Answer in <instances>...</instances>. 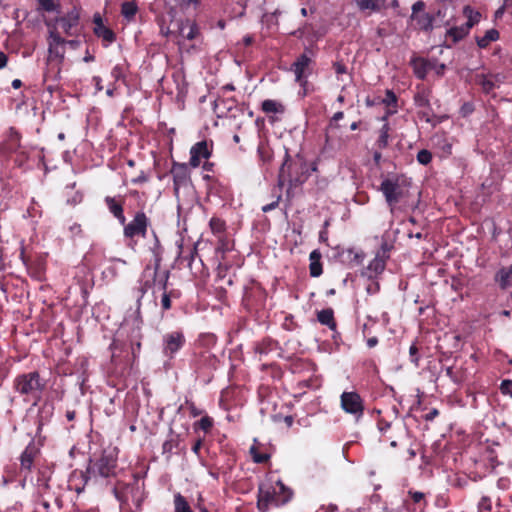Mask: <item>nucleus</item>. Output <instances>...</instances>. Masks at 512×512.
Instances as JSON below:
<instances>
[{
  "instance_id": "1",
  "label": "nucleus",
  "mask_w": 512,
  "mask_h": 512,
  "mask_svg": "<svg viewBox=\"0 0 512 512\" xmlns=\"http://www.w3.org/2000/svg\"><path fill=\"white\" fill-rule=\"evenodd\" d=\"M118 466V455L116 448L104 449L100 456L90 459L85 471L75 470L72 477L79 475L82 486L76 487L75 491L81 493L88 481L93 477L110 478L116 476V469Z\"/></svg>"
},
{
  "instance_id": "2",
  "label": "nucleus",
  "mask_w": 512,
  "mask_h": 512,
  "mask_svg": "<svg viewBox=\"0 0 512 512\" xmlns=\"http://www.w3.org/2000/svg\"><path fill=\"white\" fill-rule=\"evenodd\" d=\"M308 167L306 162L299 155L296 158H291L288 152L285 153V159L279 169L278 186L282 188L285 183H288L287 197H290L292 188L302 185L307 176Z\"/></svg>"
},
{
  "instance_id": "3",
  "label": "nucleus",
  "mask_w": 512,
  "mask_h": 512,
  "mask_svg": "<svg viewBox=\"0 0 512 512\" xmlns=\"http://www.w3.org/2000/svg\"><path fill=\"white\" fill-rule=\"evenodd\" d=\"M153 241L148 246V250L151 252L154 260L153 266L147 265L144 269L142 276L139 280V286L135 288L137 293V312L140 310L141 300L146 294V292L155 285L157 279V270L160 269L162 255H163V247L160 243V240L157 234L153 231Z\"/></svg>"
},
{
  "instance_id": "4",
  "label": "nucleus",
  "mask_w": 512,
  "mask_h": 512,
  "mask_svg": "<svg viewBox=\"0 0 512 512\" xmlns=\"http://www.w3.org/2000/svg\"><path fill=\"white\" fill-rule=\"evenodd\" d=\"M13 389L25 399H33L36 404L46 389V380L38 371L18 374L13 380Z\"/></svg>"
},
{
  "instance_id": "5",
  "label": "nucleus",
  "mask_w": 512,
  "mask_h": 512,
  "mask_svg": "<svg viewBox=\"0 0 512 512\" xmlns=\"http://www.w3.org/2000/svg\"><path fill=\"white\" fill-rule=\"evenodd\" d=\"M266 300V291L259 283L253 280L245 286L242 305L255 318L261 319L265 316Z\"/></svg>"
},
{
  "instance_id": "6",
  "label": "nucleus",
  "mask_w": 512,
  "mask_h": 512,
  "mask_svg": "<svg viewBox=\"0 0 512 512\" xmlns=\"http://www.w3.org/2000/svg\"><path fill=\"white\" fill-rule=\"evenodd\" d=\"M278 485L280 487V493L283 494V497L278 496L273 487H265L263 485L259 486L257 495V508L260 512H267L270 505L279 507L287 504L291 500L293 492L282 482H278Z\"/></svg>"
},
{
  "instance_id": "7",
  "label": "nucleus",
  "mask_w": 512,
  "mask_h": 512,
  "mask_svg": "<svg viewBox=\"0 0 512 512\" xmlns=\"http://www.w3.org/2000/svg\"><path fill=\"white\" fill-rule=\"evenodd\" d=\"M150 226V220L144 211H137L133 219L124 223L123 235L129 240V246L134 247L136 239L146 238L148 233V227Z\"/></svg>"
},
{
  "instance_id": "8",
  "label": "nucleus",
  "mask_w": 512,
  "mask_h": 512,
  "mask_svg": "<svg viewBox=\"0 0 512 512\" xmlns=\"http://www.w3.org/2000/svg\"><path fill=\"white\" fill-rule=\"evenodd\" d=\"M46 25L48 27H52L49 30L48 56L46 63H57L63 65L66 53V39L61 37L60 33L57 31V28L52 26L51 23L47 22Z\"/></svg>"
},
{
  "instance_id": "9",
  "label": "nucleus",
  "mask_w": 512,
  "mask_h": 512,
  "mask_svg": "<svg viewBox=\"0 0 512 512\" xmlns=\"http://www.w3.org/2000/svg\"><path fill=\"white\" fill-rule=\"evenodd\" d=\"M340 407L346 414L352 415L356 421L364 416V400L356 391H344L340 395Z\"/></svg>"
},
{
  "instance_id": "10",
  "label": "nucleus",
  "mask_w": 512,
  "mask_h": 512,
  "mask_svg": "<svg viewBox=\"0 0 512 512\" xmlns=\"http://www.w3.org/2000/svg\"><path fill=\"white\" fill-rule=\"evenodd\" d=\"M379 191L384 195L385 201L391 211L394 210L396 204L403 197V190L399 184L398 177L385 178L379 187Z\"/></svg>"
},
{
  "instance_id": "11",
  "label": "nucleus",
  "mask_w": 512,
  "mask_h": 512,
  "mask_svg": "<svg viewBox=\"0 0 512 512\" xmlns=\"http://www.w3.org/2000/svg\"><path fill=\"white\" fill-rule=\"evenodd\" d=\"M218 366V358L209 349H204L196 354L194 370L198 375H210Z\"/></svg>"
},
{
  "instance_id": "12",
  "label": "nucleus",
  "mask_w": 512,
  "mask_h": 512,
  "mask_svg": "<svg viewBox=\"0 0 512 512\" xmlns=\"http://www.w3.org/2000/svg\"><path fill=\"white\" fill-rule=\"evenodd\" d=\"M170 174L173 178V190L176 198H179V191L188 188L191 184L190 172L187 164L174 162Z\"/></svg>"
},
{
  "instance_id": "13",
  "label": "nucleus",
  "mask_w": 512,
  "mask_h": 512,
  "mask_svg": "<svg viewBox=\"0 0 512 512\" xmlns=\"http://www.w3.org/2000/svg\"><path fill=\"white\" fill-rule=\"evenodd\" d=\"M185 343L186 339L182 331L169 332L163 336V354L172 359Z\"/></svg>"
},
{
  "instance_id": "14",
  "label": "nucleus",
  "mask_w": 512,
  "mask_h": 512,
  "mask_svg": "<svg viewBox=\"0 0 512 512\" xmlns=\"http://www.w3.org/2000/svg\"><path fill=\"white\" fill-rule=\"evenodd\" d=\"M389 251L390 248L388 247L387 243H384L381 246V251L377 252L374 259L370 261L366 271L364 272V274L367 275L369 279L377 277L385 270L386 260L389 258Z\"/></svg>"
},
{
  "instance_id": "15",
  "label": "nucleus",
  "mask_w": 512,
  "mask_h": 512,
  "mask_svg": "<svg viewBox=\"0 0 512 512\" xmlns=\"http://www.w3.org/2000/svg\"><path fill=\"white\" fill-rule=\"evenodd\" d=\"M79 20V13L76 10H72L64 16L57 17L55 23L63 30L65 35L77 36Z\"/></svg>"
},
{
  "instance_id": "16",
  "label": "nucleus",
  "mask_w": 512,
  "mask_h": 512,
  "mask_svg": "<svg viewBox=\"0 0 512 512\" xmlns=\"http://www.w3.org/2000/svg\"><path fill=\"white\" fill-rule=\"evenodd\" d=\"M62 65L57 63H46V70L43 75V82L50 94L58 89L61 79Z\"/></svg>"
},
{
  "instance_id": "17",
  "label": "nucleus",
  "mask_w": 512,
  "mask_h": 512,
  "mask_svg": "<svg viewBox=\"0 0 512 512\" xmlns=\"http://www.w3.org/2000/svg\"><path fill=\"white\" fill-rule=\"evenodd\" d=\"M212 154V146L209 147L207 141H199L190 149L189 164L192 167H198L203 159H208Z\"/></svg>"
},
{
  "instance_id": "18",
  "label": "nucleus",
  "mask_w": 512,
  "mask_h": 512,
  "mask_svg": "<svg viewBox=\"0 0 512 512\" xmlns=\"http://www.w3.org/2000/svg\"><path fill=\"white\" fill-rule=\"evenodd\" d=\"M104 202L109 212L119 221L121 225H124L126 217L124 215V202L123 196L112 197L106 196Z\"/></svg>"
},
{
  "instance_id": "19",
  "label": "nucleus",
  "mask_w": 512,
  "mask_h": 512,
  "mask_svg": "<svg viewBox=\"0 0 512 512\" xmlns=\"http://www.w3.org/2000/svg\"><path fill=\"white\" fill-rule=\"evenodd\" d=\"M135 477V483L134 484H128L124 483L122 481H117L114 488H113V494L115 498L120 502L121 505H126L129 502V494H133L135 491L138 490L137 487V477Z\"/></svg>"
},
{
  "instance_id": "20",
  "label": "nucleus",
  "mask_w": 512,
  "mask_h": 512,
  "mask_svg": "<svg viewBox=\"0 0 512 512\" xmlns=\"http://www.w3.org/2000/svg\"><path fill=\"white\" fill-rule=\"evenodd\" d=\"M344 118V113L338 111L330 118L329 123L325 129V147L327 149H334L336 146V139L333 136V131L340 128L339 121Z\"/></svg>"
},
{
  "instance_id": "21",
  "label": "nucleus",
  "mask_w": 512,
  "mask_h": 512,
  "mask_svg": "<svg viewBox=\"0 0 512 512\" xmlns=\"http://www.w3.org/2000/svg\"><path fill=\"white\" fill-rule=\"evenodd\" d=\"M21 258L27 268L28 274L36 280H42L45 273L44 261L41 258H26L24 252L21 253Z\"/></svg>"
},
{
  "instance_id": "22",
  "label": "nucleus",
  "mask_w": 512,
  "mask_h": 512,
  "mask_svg": "<svg viewBox=\"0 0 512 512\" xmlns=\"http://www.w3.org/2000/svg\"><path fill=\"white\" fill-rule=\"evenodd\" d=\"M409 64L415 76L420 80H424L429 70L433 68V64L428 59L416 55L411 58Z\"/></svg>"
},
{
  "instance_id": "23",
  "label": "nucleus",
  "mask_w": 512,
  "mask_h": 512,
  "mask_svg": "<svg viewBox=\"0 0 512 512\" xmlns=\"http://www.w3.org/2000/svg\"><path fill=\"white\" fill-rule=\"evenodd\" d=\"M311 59L305 53L301 54L292 64V71L295 74L296 81L301 85L307 83L305 71L310 65Z\"/></svg>"
},
{
  "instance_id": "24",
  "label": "nucleus",
  "mask_w": 512,
  "mask_h": 512,
  "mask_svg": "<svg viewBox=\"0 0 512 512\" xmlns=\"http://www.w3.org/2000/svg\"><path fill=\"white\" fill-rule=\"evenodd\" d=\"M317 320L320 324L327 326L331 331H333V339H336V336L340 335V333L337 331V323L332 308H326L318 311Z\"/></svg>"
},
{
  "instance_id": "25",
  "label": "nucleus",
  "mask_w": 512,
  "mask_h": 512,
  "mask_svg": "<svg viewBox=\"0 0 512 512\" xmlns=\"http://www.w3.org/2000/svg\"><path fill=\"white\" fill-rule=\"evenodd\" d=\"M361 12L379 13L387 8V0H354Z\"/></svg>"
},
{
  "instance_id": "26",
  "label": "nucleus",
  "mask_w": 512,
  "mask_h": 512,
  "mask_svg": "<svg viewBox=\"0 0 512 512\" xmlns=\"http://www.w3.org/2000/svg\"><path fill=\"white\" fill-rule=\"evenodd\" d=\"M133 363L134 361L127 359L125 362H120L118 359L113 355L112 356V373L120 378V379H126L128 376H130L132 370H133Z\"/></svg>"
},
{
  "instance_id": "27",
  "label": "nucleus",
  "mask_w": 512,
  "mask_h": 512,
  "mask_svg": "<svg viewBox=\"0 0 512 512\" xmlns=\"http://www.w3.org/2000/svg\"><path fill=\"white\" fill-rule=\"evenodd\" d=\"M494 280L502 290L512 288V264L501 267L495 273Z\"/></svg>"
},
{
  "instance_id": "28",
  "label": "nucleus",
  "mask_w": 512,
  "mask_h": 512,
  "mask_svg": "<svg viewBox=\"0 0 512 512\" xmlns=\"http://www.w3.org/2000/svg\"><path fill=\"white\" fill-rule=\"evenodd\" d=\"M431 93H432L431 89L425 87L424 85H417V91L413 97L415 105L417 107L431 109V105H430Z\"/></svg>"
},
{
  "instance_id": "29",
  "label": "nucleus",
  "mask_w": 512,
  "mask_h": 512,
  "mask_svg": "<svg viewBox=\"0 0 512 512\" xmlns=\"http://www.w3.org/2000/svg\"><path fill=\"white\" fill-rule=\"evenodd\" d=\"M343 261L351 268L360 266L365 258L361 250L347 249L342 253Z\"/></svg>"
},
{
  "instance_id": "30",
  "label": "nucleus",
  "mask_w": 512,
  "mask_h": 512,
  "mask_svg": "<svg viewBox=\"0 0 512 512\" xmlns=\"http://www.w3.org/2000/svg\"><path fill=\"white\" fill-rule=\"evenodd\" d=\"M321 252L318 249L313 250L309 255V273L311 277H319L323 273L321 262Z\"/></svg>"
},
{
  "instance_id": "31",
  "label": "nucleus",
  "mask_w": 512,
  "mask_h": 512,
  "mask_svg": "<svg viewBox=\"0 0 512 512\" xmlns=\"http://www.w3.org/2000/svg\"><path fill=\"white\" fill-rule=\"evenodd\" d=\"M279 347L278 342L273 340L272 338H264L261 341L257 342L254 350L260 356L268 355L269 353L277 350Z\"/></svg>"
},
{
  "instance_id": "32",
  "label": "nucleus",
  "mask_w": 512,
  "mask_h": 512,
  "mask_svg": "<svg viewBox=\"0 0 512 512\" xmlns=\"http://www.w3.org/2000/svg\"><path fill=\"white\" fill-rule=\"evenodd\" d=\"M462 13L467 18V21L464 25L469 30H471L475 25H477L480 22L481 17H482L481 13L479 11H476L470 5L464 6Z\"/></svg>"
},
{
  "instance_id": "33",
  "label": "nucleus",
  "mask_w": 512,
  "mask_h": 512,
  "mask_svg": "<svg viewBox=\"0 0 512 512\" xmlns=\"http://www.w3.org/2000/svg\"><path fill=\"white\" fill-rule=\"evenodd\" d=\"M180 34L188 40H194L200 34L199 27L196 22L186 20L180 27Z\"/></svg>"
},
{
  "instance_id": "34",
  "label": "nucleus",
  "mask_w": 512,
  "mask_h": 512,
  "mask_svg": "<svg viewBox=\"0 0 512 512\" xmlns=\"http://www.w3.org/2000/svg\"><path fill=\"white\" fill-rule=\"evenodd\" d=\"M93 33L103 41L105 47L109 46L116 40L115 32L106 25L100 28H93Z\"/></svg>"
},
{
  "instance_id": "35",
  "label": "nucleus",
  "mask_w": 512,
  "mask_h": 512,
  "mask_svg": "<svg viewBox=\"0 0 512 512\" xmlns=\"http://www.w3.org/2000/svg\"><path fill=\"white\" fill-rule=\"evenodd\" d=\"M469 32L470 30L466 28L464 24L461 26H453L446 31V38H450L452 43L456 44L466 38Z\"/></svg>"
},
{
  "instance_id": "36",
  "label": "nucleus",
  "mask_w": 512,
  "mask_h": 512,
  "mask_svg": "<svg viewBox=\"0 0 512 512\" xmlns=\"http://www.w3.org/2000/svg\"><path fill=\"white\" fill-rule=\"evenodd\" d=\"M500 37L499 31L497 29H489L485 32L484 36L476 37V43L479 48L485 49L492 42L497 41Z\"/></svg>"
},
{
  "instance_id": "37",
  "label": "nucleus",
  "mask_w": 512,
  "mask_h": 512,
  "mask_svg": "<svg viewBox=\"0 0 512 512\" xmlns=\"http://www.w3.org/2000/svg\"><path fill=\"white\" fill-rule=\"evenodd\" d=\"M261 109L266 114H283L285 112L284 105L272 99L264 100L261 104Z\"/></svg>"
},
{
  "instance_id": "38",
  "label": "nucleus",
  "mask_w": 512,
  "mask_h": 512,
  "mask_svg": "<svg viewBox=\"0 0 512 512\" xmlns=\"http://www.w3.org/2000/svg\"><path fill=\"white\" fill-rule=\"evenodd\" d=\"M414 20L417 21V24L420 30L424 32H431L434 28L435 16L430 13H423L420 16H417Z\"/></svg>"
},
{
  "instance_id": "39",
  "label": "nucleus",
  "mask_w": 512,
  "mask_h": 512,
  "mask_svg": "<svg viewBox=\"0 0 512 512\" xmlns=\"http://www.w3.org/2000/svg\"><path fill=\"white\" fill-rule=\"evenodd\" d=\"M180 293L174 289L164 291L161 295L160 306L162 314L172 308V298H178Z\"/></svg>"
},
{
  "instance_id": "40",
  "label": "nucleus",
  "mask_w": 512,
  "mask_h": 512,
  "mask_svg": "<svg viewBox=\"0 0 512 512\" xmlns=\"http://www.w3.org/2000/svg\"><path fill=\"white\" fill-rule=\"evenodd\" d=\"M389 131H390V126L388 123H385L379 130V136L375 142V146L378 150H384L385 148L388 147Z\"/></svg>"
},
{
  "instance_id": "41",
  "label": "nucleus",
  "mask_w": 512,
  "mask_h": 512,
  "mask_svg": "<svg viewBox=\"0 0 512 512\" xmlns=\"http://www.w3.org/2000/svg\"><path fill=\"white\" fill-rule=\"evenodd\" d=\"M209 227L217 237L225 235L226 222L219 217H212L209 221Z\"/></svg>"
},
{
  "instance_id": "42",
  "label": "nucleus",
  "mask_w": 512,
  "mask_h": 512,
  "mask_svg": "<svg viewBox=\"0 0 512 512\" xmlns=\"http://www.w3.org/2000/svg\"><path fill=\"white\" fill-rule=\"evenodd\" d=\"M174 512H193L186 498L180 493L174 495Z\"/></svg>"
},
{
  "instance_id": "43",
  "label": "nucleus",
  "mask_w": 512,
  "mask_h": 512,
  "mask_svg": "<svg viewBox=\"0 0 512 512\" xmlns=\"http://www.w3.org/2000/svg\"><path fill=\"white\" fill-rule=\"evenodd\" d=\"M214 425V420L208 415H204L200 420L194 422L193 429L195 431L202 430L205 433L211 431Z\"/></svg>"
},
{
  "instance_id": "44",
  "label": "nucleus",
  "mask_w": 512,
  "mask_h": 512,
  "mask_svg": "<svg viewBox=\"0 0 512 512\" xmlns=\"http://www.w3.org/2000/svg\"><path fill=\"white\" fill-rule=\"evenodd\" d=\"M383 103L389 109V114H393L397 111V103L398 97L397 95L390 89L385 91V98L383 99Z\"/></svg>"
},
{
  "instance_id": "45",
  "label": "nucleus",
  "mask_w": 512,
  "mask_h": 512,
  "mask_svg": "<svg viewBox=\"0 0 512 512\" xmlns=\"http://www.w3.org/2000/svg\"><path fill=\"white\" fill-rule=\"evenodd\" d=\"M137 11L138 7L134 2L126 1L121 5V14L128 21H131L135 17Z\"/></svg>"
},
{
  "instance_id": "46",
  "label": "nucleus",
  "mask_w": 512,
  "mask_h": 512,
  "mask_svg": "<svg viewBox=\"0 0 512 512\" xmlns=\"http://www.w3.org/2000/svg\"><path fill=\"white\" fill-rule=\"evenodd\" d=\"M38 9L44 12H59L60 2L59 0H37Z\"/></svg>"
},
{
  "instance_id": "47",
  "label": "nucleus",
  "mask_w": 512,
  "mask_h": 512,
  "mask_svg": "<svg viewBox=\"0 0 512 512\" xmlns=\"http://www.w3.org/2000/svg\"><path fill=\"white\" fill-rule=\"evenodd\" d=\"M127 69H128V65L126 63L116 64L113 67V69L111 70V77L114 79L115 82H117V81L125 82Z\"/></svg>"
},
{
  "instance_id": "48",
  "label": "nucleus",
  "mask_w": 512,
  "mask_h": 512,
  "mask_svg": "<svg viewBox=\"0 0 512 512\" xmlns=\"http://www.w3.org/2000/svg\"><path fill=\"white\" fill-rule=\"evenodd\" d=\"M20 462L22 469L30 471L34 462V455L32 450H29L28 448L25 449L20 456Z\"/></svg>"
},
{
  "instance_id": "49",
  "label": "nucleus",
  "mask_w": 512,
  "mask_h": 512,
  "mask_svg": "<svg viewBox=\"0 0 512 512\" xmlns=\"http://www.w3.org/2000/svg\"><path fill=\"white\" fill-rule=\"evenodd\" d=\"M180 435H175L170 439L166 440L162 445L163 453H172L174 449H179Z\"/></svg>"
},
{
  "instance_id": "50",
  "label": "nucleus",
  "mask_w": 512,
  "mask_h": 512,
  "mask_svg": "<svg viewBox=\"0 0 512 512\" xmlns=\"http://www.w3.org/2000/svg\"><path fill=\"white\" fill-rule=\"evenodd\" d=\"M298 38L308 37L314 34V26L311 23L305 22L301 27L292 33Z\"/></svg>"
},
{
  "instance_id": "51",
  "label": "nucleus",
  "mask_w": 512,
  "mask_h": 512,
  "mask_svg": "<svg viewBox=\"0 0 512 512\" xmlns=\"http://www.w3.org/2000/svg\"><path fill=\"white\" fill-rule=\"evenodd\" d=\"M437 147L440 151V157L446 158L452 154V144L446 138L439 140Z\"/></svg>"
},
{
  "instance_id": "52",
  "label": "nucleus",
  "mask_w": 512,
  "mask_h": 512,
  "mask_svg": "<svg viewBox=\"0 0 512 512\" xmlns=\"http://www.w3.org/2000/svg\"><path fill=\"white\" fill-rule=\"evenodd\" d=\"M169 277L170 272L168 270H164L162 273H160L159 269L157 270V279L155 284H157L163 292L168 291Z\"/></svg>"
},
{
  "instance_id": "53",
  "label": "nucleus",
  "mask_w": 512,
  "mask_h": 512,
  "mask_svg": "<svg viewBox=\"0 0 512 512\" xmlns=\"http://www.w3.org/2000/svg\"><path fill=\"white\" fill-rule=\"evenodd\" d=\"M233 247V243L226 237V235L218 237V244L216 250L221 253L230 251Z\"/></svg>"
},
{
  "instance_id": "54",
  "label": "nucleus",
  "mask_w": 512,
  "mask_h": 512,
  "mask_svg": "<svg viewBox=\"0 0 512 512\" xmlns=\"http://www.w3.org/2000/svg\"><path fill=\"white\" fill-rule=\"evenodd\" d=\"M478 84L480 85L482 91L485 94H490L495 89V83L493 80L482 75L478 80Z\"/></svg>"
},
{
  "instance_id": "55",
  "label": "nucleus",
  "mask_w": 512,
  "mask_h": 512,
  "mask_svg": "<svg viewBox=\"0 0 512 512\" xmlns=\"http://www.w3.org/2000/svg\"><path fill=\"white\" fill-rule=\"evenodd\" d=\"M20 134L11 129L8 138V150L15 151L20 146Z\"/></svg>"
},
{
  "instance_id": "56",
  "label": "nucleus",
  "mask_w": 512,
  "mask_h": 512,
  "mask_svg": "<svg viewBox=\"0 0 512 512\" xmlns=\"http://www.w3.org/2000/svg\"><path fill=\"white\" fill-rule=\"evenodd\" d=\"M250 453L255 463L263 464L266 463L270 458L268 454L258 452L257 448L254 446L251 447Z\"/></svg>"
},
{
  "instance_id": "57",
  "label": "nucleus",
  "mask_w": 512,
  "mask_h": 512,
  "mask_svg": "<svg viewBox=\"0 0 512 512\" xmlns=\"http://www.w3.org/2000/svg\"><path fill=\"white\" fill-rule=\"evenodd\" d=\"M417 161L421 165H428L432 161V153L427 149H422L417 153Z\"/></svg>"
},
{
  "instance_id": "58",
  "label": "nucleus",
  "mask_w": 512,
  "mask_h": 512,
  "mask_svg": "<svg viewBox=\"0 0 512 512\" xmlns=\"http://www.w3.org/2000/svg\"><path fill=\"white\" fill-rule=\"evenodd\" d=\"M409 359L416 367L419 366L420 354L416 343H413L409 348Z\"/></svg>"
},
{
  "instance_id": "59",
  "label": "nucleus",
  "mask_w": 512,
  "mask_h": 512,
  "mask_svg": "<svg viewBox=\"0 0 512 512\" xmlns=\"http://www.w3.org/2000/svg\"><path fill=\"white\" fill-rule=\"evenodd\" d=\"M217 342V337L214 334H204L199 338V343L204 347L214 346Z\"/></svg>"
},
{
  "instance_id": "60",
  "label": "nucleus",
  "mask_w": 512,
  "mask_h": 512,
  "mask_svg": "<svg viewBox=\"0 0 512 512\" xmlns=\"http://www.w3.org/2000/svg\"><path fill=\"white\" fill-rule=\"evenodd\" d=\"M492 502L490 497L483 496L478 503V512H491Z\"/></svg>"
},
{
  "instance_id": "61",
  "label": "nucleus",
  "mask_w": 512,
  "mask_h": 512,
  "mask_svg": "<svg viewBox=\"0 0 512 512\" xmlns=\"http://www.w3.org/2000/svg\"><path fill=\"white\" fill-rule=\"evenodd\" d=\"M185 405L187 406L189 412H190V415L192 417H198L200 415H202L204 413V411L202 409H199L195 403L193 401H190V400H186L185 401Z\"/></svg>"
},
{
  "instance_id": "62",
  "label": "nucleus",
  "mask_w": 512,
  "mask_h": 512,
  "mask_svg": "<svg viewBox=\"0 0 512 512\" xmlns=\"http://www.w3.org/2000/svg\"><path fill=\"white\" fill-rule=\"evenodd\" d=\"M412 13L410 18L414 20L417 17V14L425 9V2L422 0H418L412 5Z\"/></svg>"
},
{
  "instance_id": "63",
  "label": "nucleus",
  "mask_w": 512,
  "mask_h": 512,
  "mask_svg": "<svg viewBox=\"0 0 512 512\" xmlns=\"http://www.w3.org/2000/svg\"><path fill=\"white\" fill-rule=\"evenodd\" d=\"M500 391L503 395H509L512 397V380H503L500 385Z\"/></svg>"
},
{
  "instance_id": "64",
  "label": "nucleus",
  "mask_w": 512,
  "mask_h": 512,
  "mask_svg": "<svg viewBox=\"0 0 512 512\" xmlns=\"http://www.w3.org/2000/svg\"><path fill=\"white\" fill-rule=\"evenodd\" d=\"M280 200H281V195L280 194L276 195V198L274 201H272L271 203L266 204L262 207V211L264 213H267V212L274 210L275 208L278 207Z\"/></svg>"
}]
</instances>
